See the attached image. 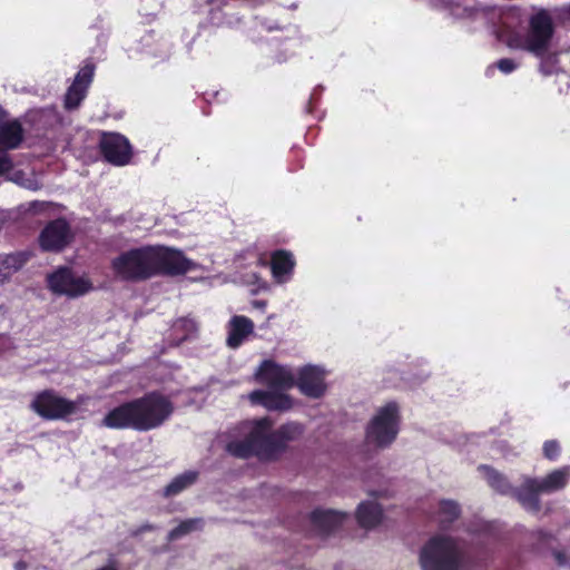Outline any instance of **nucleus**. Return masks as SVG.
Returning <instances> with one entry per match:
<instances>
[{"label": "nucleus", "instance_id": "1", "mask_svg": "<svg viewBox=\"0 0 570 570\" xmlns=\"http://www.w3.org/2000/svg\"><path fill=\"white\" fill-rule=\"evenodd\" d=\"M195 264L180 249L165 245H144L117 255L111 269L117 279L142 283L156 276H179L193 271Z\"/></svg>", "mask_w": 570, "mask_h": 570}, {"label": "nucleus", "instance_id": "2", "mask_svg": "<svg viewBox=\"0 0 570 570\" xmlns=\"http://www.w3.org/2000/svg\"><path fill=\"white\" fill-rule=\"evenodd\" d=\"M173 413V401L159 391H150L108 411L100 425L114 430L149 432L161 428Z\"/></svg>", "mask_w": 570, "mask_h": 570}, {"label": "nucleus", "instance_id": "3", "mask_svg": "<svg viewBox=\"0 0 570 570\" xmlns=\"http://www.w3.org/2000/svg\"><path fill=\"white\" fill-rule=\"evenodd\" d=\"M274 421L265 416L256 420L247 438L256 449V458L262 461H276L287 450V444L298 440L304 433L299 423H283L272 430Z\"/></svg>", "mask_w": 570, "mask_h": 570}, {"label": "nucleus", "instance_id": "4", "mask_svg": "<svg viewBox=\"0 0 570 570\" xmlns=\"http://www.w3.org/2000/svg\"><path fill=\"white\" fill-rule=\"evenodd\" d=\"M419 560L423 570H460L462 552L453 538L435 535L424 544Z\"/></svg>", "mask_w": 570, "mask_h": 570}, {"label": "nucleus", "instance_id": "5", "mask_svg": "<svg viewBox=\"0 0 570 570\" xmlns=\"http://www.w3.org/2000/svg\"><path fill=\"white\" fill-rule=\"evenodd\" d=\"M400 409L390 402L377 410L365 428V440L377 449H387L400 432Z\"/></svg>", "mask_w": 570, "mask_h": 570}, {"label": "nucleus", "instance_id": "6", "mask_svg": "<svg viewBox=\"0 0 570 570\" xmlns=\"http://www.w3.org/2000/svg\"><path fill=\"white\" fill-rule=\"evenodd\" d=\"M30 410L42 420L55 421L73 415L78 406L76 402L60 396L55 390H42L32 399Z\"/></svg>", "mask_w": 570, "mask_h": 570}, {"label": "nucleus", "instance_id": "7", "mask_svg": "<svg viewBox=\"0 0 570 570\" xmlns=\"http://www.w3.org/2000/svg\"><path fill=\"white\" fill-rule=\"evenodd\" d=\"M554 36V24L551 16L546 10H539L530 17L528 21V31L524 36L528 38V52L542 58L549 51L550 42Z\"/></svg>", "mask_w": 570, "mask_h": 570}, {"label": "nucleus", "instance_id": "8", "mask_svg": "<svg viewBox=\"0 0 570 570\" xmlns=\"http://www.w3.org/2000/svg\"><path fill=\"white\" fill-rule=\"evenodd\" d=\"M73 233L63 217L49 220L38 235V245L45 253H60L71 245Z\"/></svg>", "mask_w": 570, "mask_h": 570}, {"label": "nucleus", "instance_id": "9", "mask_svg": "<svg viewBox=\"0 0 570 570\" xmlns=\"http://www.w3.org/2000/svg\"><path fill=\"white\" fill-rule=\"evenodd\" d=\"M48 288L55 294L77 298L91 291L92 284L89 278L77 277L71 268L61 267L48 275Z\"/></svg>", "mask_w": 570, "mask_h": 570}, {"label": "nucleus", "instance_id": "10", "mask_svg": "<svg viewBox=\"0 0 570 570\" xmlns=\"http://www.w3.org/2000/svg\"><path fill=\"white\" fill-rule=\"evenodd\" d=\"M98 148L102 158L114 166H126L132 158L130 141L119 132H102Z\"/></svg>", "mask_w": 570, "mask_h": 570}, {"label": "nucleus", "instance_id": "11", "mask_svg": "<svg viewBox=\"0 0 570 570\" xmlns=\"http://www.w3.org/2000/svg\"><path fill=\"white\" fill-rule=\"evenodd\" d=\"M255 376L257 383L267 386L268 390L288 391L295 386L292 370L271 360L262 362Z\"/></svg>", "mask_w": 570, "mask_h": 570}, {"label": "nucleus", "instance_id": "12", "mask_svg": "<svg viewBox=\"0 0 570 570\" xmlns=\"http://www.w3.org/2000/svg\"><path fill=\"white\" fill-rule=\"evenodd\" d=\"M301 394L309 399H320L327 390L324 372L316 365H305L298 370L296 385Z\"/></svg>", "mask_w": 570, "mask_h": 570}, {"label": "nucleus", "instance_id": "13", "mask_svg": "<svg viewBox=\"0 0 570 570\" xmlns=\"http://www.w3.org/2000/svg\"><path fill=\"white\" fill-rule=\"evenodd\" d=\"M286 390H253L249 400L253 405H262L268 411H291L293 407V399L291 395L283 393Z\"/></svg>", "mask_w": 570, "mask_h": 570}, {"label": "nucleus", "instance_id": "14", "mask_svg": "<svg viewBox=\"0 0 570 570\" xmlns=\"http://www.w3.org/2000/svg\"><path fill=\"white\" fill-rule=\"evenodd\" d=\"M269 268L276 283H287L295 268L294 255L287 249H275L269 255Z\"/></svg>", "mask_w": 570, "mask_h": 570}, {"label": "nucleus", "instance_id": "15", "mask_svg": "<svg viewBox=\"0 0 570 570\" xmlns=\"http://www.w3.org/2000/svg\"><path fill=\"white\" fill-rule=\"evenodd\" d=\"M347 519V514L336 510L314 509L309 521L322 535H330L340 529Z\"/></svg>", "mask_w": 570, "mask_h": 570}, {"label": "nucleus", "instance_id": "16", "mask_svg": "<svg viewBox=\"0 0 570 570\" xmlns=\"http://www.w3.org/2000/svg\"><path fill=\"white\" fill-rule=\"evenodd\" d=\"M254 323L247 316H234L229 321L227 346L236 348L253 333Z\"/></svg>", "mask_w": 570, "mask_h": 570}, {"label": "nucleus", "instance_id": "17", "mask_svg": "<svg viewBox=\"0 0 570 570\" xmlns=\"http://www.w3.org/2000/svg\"><path fill=\"white\" fill-rule=\"evenodd\" d=\"M569 474V468H560L547 474L542 480L535 478H527L525 480L535 483V487L544 493H554L567 487Z\"/></svg>", "mask_w": 570, "mask_h": 570}, {"label": "nucleus", "instance_id": "18", "mask_svg": "<svg viewBox=\"0 0 570 570\" xmlns=\"http://www.w3.org/2000/svg\"><path fill=\"white\" fill-rule=\"evenodd\" d=\"M382 505L374 501H363L356 510V520L361 528L371 530L382 522Z\"/></svg>", "mask_w": 570, "mask_h": 570}, {"label": "nucleus", "instance_id": "19", "mask_svg": "<svg viewBox=\"0 0 570 570\" xmlns=\"http://www.w3.org/2000/svg\"><path fill=\"white\" fill-rule=\"evenodd\" d=\"M24 131L18 119L0 125V148L11 150L18 148L23 141Z\"/></svg>", "mask_w": 570, "mask_h": 570}, {"label": "nucleus", "instance_id": "20", "mask_svg": "<svg viewBox=\"0 0 570 570\" xmlns=\"http://www.w3.org/2000/svg\"><path fill=\"white\" fill-rule=\"evenodd\" d=\"M30 259V254L26 252H18L7 254L0 258V284L8 281L12 274L18 273L27 262Z\"/></svg>", "mask_w": 570, "mask_h": 570}, {"label": "nucleus", "instance_id": "21", "mask_svg": "<svg viewBox=\"0 0 570 570\" xmlns=\"http://www.w3.org/2000/svg\"><path fill=\"white\" fill-rule=\"evenodd\" d=\"M539 493H544L541 489L535 487L534 482L527 480L520 488L514 491V497L527 510L538 512L540 510Z\"/></svg>", "mask_w": 570, "mask_h": 570}, {"label": "nucleus", "instance_id": "22", "mask_svg": "<svg viewBox=\"0 0 570 570\" xmlns=\"http://www.w3.org/2000/svg\"><path fill=\"white\" fill-rule=\"evenodd\" d=\"M198 472L196 471H186L180 473L179 475L174 476L171 481L163 489V497L165 498H174L179 494L195 482H197Z\"/></svg>", "mask_w": 570, "mask_h": 570}, {"label": "nucleus", "instance_id": "23", "mask_svg": "<svg viewBox=\"0 0 570 570\" xmlns=\"http://www.w3.org/2000/svg\"><path fill=\"white\" fill-rule=\"evenodd\" d=\"M461 509L458 502L452 500H442L440 502V515L442 529H448L460 518Z\"/></svg>", "mask_w": 570, "mask_h": 570}, {"label": "nucleus", "instance_id": "24", "mask_svg": "<svg viewBox=\"0 0 570 570\" xmlns=\"http://www.w3.org/2000/svg\"><path fill=\"white\" fill-rule=\"evenodd\" d=\"M227 452L237 459H250L256 458V449L253 446L250 439L247 436L245 440L233 441L227 443Z\"/></svg>", "mask_w": 570, "mask_h": 570}, {"label": "nucleus", "instance_id": "25", "mask_svg": "<svg viewBox=\"0 0 570 570\" xmlns=\"http://www.w3.org/2000/svg\"><path fill=\"white\" fill-rule=\"evenodd\" d=\"M479 469L484 472V476L485 479H488V482L491 488L495 489L501 493H508L510 485L505 476H503L498 471H495V469L490 468L489 465H481V468Z\"/></svg>", "mask_w": 570, "mask_h": 570}, {"label": "nucleus", "instance_id": "26", "mask_svg": "<svg viewBox=\"0 0 570 570\" xmlns=\"http://www.w3.org/2000/svg\"><path fill=\"white\" fill-rule=\"evenodd\" d=\"M87 88L79 87L78 85H71L67 89L65 98V107L67 110L77 109L80 102L85 99Z\"/></svg>", "mask_w": 570, "mask_h": 570}, {"label": "nucleus", "instance_id": "27", "mask_svg": "<svg viewBox=\"0 0 570 570\" xmlns=\"http://www.w3.org/2000/svg\"><path fill=\"white\" fill-rule=\"evenodd\" d=\"M95 70L96 65L90 60L86 61L82 68H80L78 73L76 75V79H73L71 86L89 88L92 78L95 77Z\"/></svg>", "mask_w": 570, "mask_h": 570}, {"label": "nucleus", "instance_id": "28", "mask_svg": "<svg viewBox=\"0 0 570 570\" xmlns=\"http://www.w3.org/2000/svg\"><path fill=\"white\" fill-rule=\"evenodd\" d=\"M519 65L509 58H502L497 60V62L489 66L488 70H485V75L490 76L492 73V70L494 68L500 69L502 73L509 75L512 73L514 70H517Z\"/></svg>", "mask_w": 570, "mask_h": 570}, {"label": "nucleus", "instance_id": "29", "mask_svg": "<svg viewBox=\"0 0 570 570\" xmlns=\"http://www.w3.org/2000/svg\"><path fill=\"white\" fill-rule=\"evenodd\" d=\"M197 520H186L179 525H177L175 529L169 531L168 538L169 540H176L179 539L181 535H186L195 530L197 527Z\"/></svg>", "mask_w": 570, "mask_h": 570}, {"label": "nucleus", "instance_id": "30", "mask_svg": "<svg viewBox=\"0 0 570 570\" xmlns=\"http://www.w3.org/2000/svg\"><path fill=\"white\" fill-rule=\"evenodd\" d=\"M543 458L549 461H556L560 458L561 445L557 440H548L542 446Z\"/></svg>", "mask_w": 570, "mask_h": 570}, {"label": "nucleus", "instance_id": "31", "mask_svg": "<svg viewBox=\"0 0 570 570\" xmlns=\"http://www.w3.org/2000/svg\"><path fill=\"white\" fill-rule=\"evenodd\" d=\"M509 48L528 51V38L525 36H512L508 40Z\"/></svg>", "mask_w": 570, "mask_h": 570}, {"label": "nucleus", "instance_id": "32", "mask_svg": "<svg viewBox=\"0 0 570 570\" xmlns=\"http://www.w3.org/2000/svg\"><path fill=\"white\" fill-rule=\"evenodd\" d=\"M13 168L12 159L8 156L7 150L0 149V176L11 171Z\"/></svg>", "mask_w": 570, "mask_h": 570}, {"label": "nucleus", "instance_id": "33", "mask_svg": "<svg viewBox=\"0 0 570 570\" xmlns=\"http://www.w3.org/2000/svg\"><path fill=\"white\" fill-rule=\"evenodd\" d=\"M553 556H554L557 563H559L560 566H563L567 563V556L562 551L557 550V551H554Z\"/></svg>", "mask_w": 570, "mask_h": 570}, {"label": "nucleus", "instance_id": "34", "mask_svg": "<svg viewBox=\"0 0 570 570\" xmlns=\"http://www.w3.org/2000/svg\"><path fill=\"white\" fill-rule=\"evenodd\" d=\"M153 530H155V525L145 523L144 525L138 528V530L136 531V534L144 533L147 531H153Z\"/></svg>", "mask_w": 570, "mask_h": 570}, {"label": "nucleus", "instance_id": "35", "mask_svg": "<svg viewBox=\"0 0 570 570\" xmlns=\"http://www.w3.org/2000/svg\"><path fill=\"white\" fill-rule=\"evenodd\" d=\"M7 116H8L7 110L3 107L0 106V125L8 122V121H6Z\"/></svg>", "mask_w": 570, "mask_h": 570}, {"label": "nucleus", "instance_id": "36", "mask_svg": "<svg viewBox=\"0 0 570 570\" xmlns=\"http://www.w3.org/2000/svg\"><path fill=\"white\" fill-rule=\"evenodd\" d=\"M253 306L264 309L266 307L265 301L257 299L253 302Z\"/></svg>", "mask_w": 570, "mask_h": 570}, {"label": "nucleus", "instance_id": "37", "mask_svg": "<svg viewBox=\"0 0 570 570\" xmlns=\"http://www.w3.org/2000/svg\"><path fill=\"white\" fill-rule=\"evenodd\" d=\"M562 12L566 17L570 19V3L562 8Z\"/></svg>", "mask_w": 570, "mask_h": 570}, {"label": "nucleus", "instance_id": "38", "mask_svg": "<svg viewBox=\"0 0 570 570\" xmlns=\"http://www.w3.org/2000/svg\"><path fill=\"white\" fill-rule=\"evenodd\" d=\"M17 569L18 570H24L26 569V564L23 562H18L17 563Z\"/></svg>", "mask_w": 570, "mask_h": 570}, {"label": "nucleus", "instance_id": "39", "mask_svg": "<svg viewBox=\"0 0 570 570\" xmlns=\"http://www.w3.org/2000/svg\"><path fill=\"white\" fill-rule=\"evenodd\" d=\"M258 264H261L263 266L266 265V263L264 262L263 257L258 258Z\"/></svg>", "mask_w": 570, "mask_h": 570}, {"label": "nucleus", "instance_id": "40", "mask_svg": "<svg viewBox=\"0 0 570 570\" xmlns=\"http://www.w3.org/2000/svg\"><path fill=\"white\" fill-rule=\"evenodd\" d=\"M185 323L190 325L191 328H194V322L193 321H186Z\"/></svg>", "mask_w": 570, "mask_h": 570}, {"label": "nucleus", "instance_id": "41", "mask_svg": "<svg viewBox=\"0 0 570 570\" xmlns=\"http://www.w3.org/2000/svg\"><path fill=\"white\" fill-rule=\"evenodd\" d=\"M98 570H115L112 568H102V569H98Z\"/></svg>", "mask_w": 570, "mask_h": 570}]
</instances>
